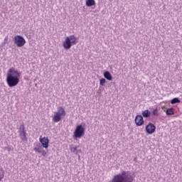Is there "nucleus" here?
<instances>
[{"label": "nucleus", "mask_w": 182, "mask_h": 182, "mask_svg": "<svg viewBox=\"0 0 182 182\" xmlns=\"http://www.w3.org/2000/svg\"><path fill=\"white\" fill-rule=\"evenodd\" d=\"M21 73L12 67L7 72L6 82L9 87H15L19 83Z\"/></svg>", "instance_id": "obj_1"}, {"label": "nucleus", "mask_w": 182, "mask_h": 182, "mask_svg": "<svg viewBox=\"0 0 182 182\" xmlns=\"http://www.w3.org/2000/svg\"><path fill=\"white\" fill-rule=\"evenodd\" d=\"M86 124L82 122L81 124L77 125L74 131L75 139H82L85 136V132L86 130Z\"/></svg>", "instance_id": "obj_2"}, {"label": "nucleus", "mask_w": 182, "mask_h": 182, "mask_svg": "<svg viewBox=\"0 0 182 182\" xmlns=\"http://www.w3.org/2000/svg\"><path fill=\"white\" fill-rule=\"evenodd\" d=\"M77 38H76V36H75V35H71L68 37H66L63 44L64 49H70L73 45H76V43H77Z\"/></svg>", "instance_id": "obj_3"}, {"label": "nucleus", "mask_w": 182, "mask_h": 182, "mask_svg": "<svg viewBox=\"0 0 182 182\" xmlns=\"http://www.w3.org/2000/svg\"><path fill=\"white\" fill-rule=\"evenodd\" d=\"M62 116H66V111H65L63 107H59L58 112H54L53 122H54V123H59V122L62 120Z\"/></svg>", "instance_id": "obj_4"}, {"label": "nucleus", "mask_w": 182, "mask_h": 182, "mask_svg": "<svg viewBox=\"0 0 182 182\" xmlns=\"http://www.w3.org/2000/svg\"><path fill=\"white\" fill-rule=\"evenodd\" d=\"M18 134L21 141H28V138L26 137V130L25 129V124L23 122L20 124L18 128Z\"/></svg>", "instance_id": "obj_5"}, {"label": "nucleus", "mask_w": 182, "mask_h": 182, "mask_svg": "<svg viewBox=\"0 0 182 182\" xmlns=\"http://www.w3.org/2000/svg\"><path fill=\"white\" fill-rule=\"evenodd\" d=\"M14 43L16 45L17 48H22V46H25L26 41L22 36H16L14 37Z\"/></svg>", "instance_id": "obj_6"}, {"label": "nucleus", "mask_w": 182, "mask_h": 182, "mask_svg": "<svg viewBox=\"0 0 182 182\" xmlns=\"http://www.w3.org/2000/svg\"><path fill=\"white\" fill-rule=\"evenodd\" d=\"M156 132V126L153 123H149L146 126V132L148 134H153Z\"/></svg>", "instance_id": "obj_7"}, {"label": "nucleus", "mask_w": 182, "mask_h": 182, "mask_svg": "<svg viewBox=\"0 0 182 182\" xmlns=\"http://www.w3.org/2000/svg\"><path fill=\"white\" fill-rule=\"evenodd\" d=\"M134 121L136 126H143L144 124V119H143L141 115H136Z\"/></svg>", "instance_id": "obj_8"}, {"label": "nucleus", "mask_w": 182, "mask_h": 182, "mask_svg": "<svg viewBox=\"0 0 182 182\" xmlns=\"http://www.w3.org/2000/svg\"><path fill=\"white\" fill-rule=\"evenodd\" d=\"M40 143H41L44 149H48V147H49V139L46 137L40 138Z\"/></svg>", "instance_id": "obj_9"}, {"label": "nucleus", "mask_w": 182, "mask_h": 182, "mask_svg": "<svg viewBox=\"0 0 182 182\" xmlns=\"http://www.w3.org/2000/svg\"><path fill=\"white\" fill-rule=\"evenodd\" d=\"M34 151L40 153L42 156H46V151L43 149V147H42L41 144L37 145V146L34 148Z\"/></svg>", "instance_id": "obj_10"}, {"label": "nucleus", "mask_w": 182, "mask_h": 182, "mask_svg": "<svg viewBox=\"0 0 182 182\" xmlns=\"http://www.w3.org/2000/svg\"><path fill=\"white\" fill-rule=\"evenodd\" d=\"M104 77H105L107 80H109V81L113 80V77L112 76V74L109 71H105L104 73Z\"/></svg>", "instance_id": "obj_11"}, {"label": "nucleus", "mask_w": 182, "mask_h": 182, "mask_svg": "<svg viewBox=\"0 0 182 182\" xmlns=\"http://www.w3.org/2000/svg\"><path fill=\"white\" fill-rule=\"evenodd\" d=\"M151 116V112L149 109H146L142 112V117H145L146 119H149Z\"/></svg>", "instance_id": "obj_12"}, {"label": "nucleus", "mask_w": 182, "mask_h": 182, "mask_svg": "<svg viewBox=\"0 0 182 182\" xmlns=\"http://www.w3.org/2000/svg\"><path fill=\"white\" fill-rule=\"evenodd\" d=\"M85 5L90 8V6H95L96 5V1L95 0H86Z\"/></svg>", "instance_id": "obj_13"}, {"label": "nucleus", "mask_w": 182, "mask_h": 182, "mask_svg": "<svg viewBox=\"0 0 182 182\" xmlns=\"http://www.w3.org/2000/svg\"><path fill=\"white\" fill-rule=\"evenodd\" d=\"M166 115L167 116H173L174 114V108H168L166 111Z\"/></svg>", "instance_id": "obj_14"}, {"label": "nucleus", "mask_w": 182, "mask_h": 182, "mask_svg": "<svg viewBox=\"0 0 182 182\" xmlns=\"http://www.w3.org/2000/svg\"><path fill=\"white\" fill-rule=\"evenodd\" d=\"M177 103H181V100H180V99H178L177 97H175L171 100V105H176Z\"/></svg>", "instance_id": "obj_15"}, {"label": "nucleus", "mask_w": 182, "mask_h": 182, "mask_svg": "<svg viewBox=\"0 0 182 182\" xmlns=\"http://www.w3.org/2000/svg\"><path fill=\"white\" fill-rule=\"evenodd\" d=\"M4 177H5V171H4V169H0V181H2Z\"/></svg>", "instance_id": "obj_16"}, {"label": "nucleus", "mask_w": 182, "mask_h": 182, "mask_svg": "<svg viewBox=\"0 0 182 182\" xmlns=\"http://www.w3.org/2000/svg\"><path fill=\"white\" fill-rule=\"evenodd\" d=\"M152 114H153V116H156L157 117L159 116V109L158 108H155L152 111Z\"/></svg>", "instance_id": "obj_17"}, {"label": "nucleus", "mask_w": 182, "mask_h": 182, "mask_svg": "<svg viewBox=\"0 0 182 182\" xmlns=\"http://www.w3.org/2000/svg\"><path fill=\"white\" fill-rule=\"evenodd\" d=\"M106 83V79L105 78H101L100 80V86H105V84Z\"/></svg>", "instance_id": "obj_18"}, {"label": "nucleus", "mask_w": 182, "mask_h": 182, "mask_svg": "<svg viewBox=\"0 0 182 182\" xmlns=\"http://www.w3.org/2000/svg\"><path fill=\"white\" fill-rule=\"evenodd\" d=\"M70 151L72 153H76V154H77V146L71 147Z\"/></svg>", "instance_id": "obj_19"}, {"label": "nucleus", "mask_w": 182, "mask_h": 182, "mask_svg": "<svg viewBox=\"0 0 182 182\" xmlns=\"http://www.w3.org/2000/svg\"><path fill=\"white\" fill-rule=\"evenodd\" d=\"M4 150H7L9 152V151H11V150H12V146H6L4 148Z\"/></svg>", "instance_id": "obj_20"}, {"label": "nucleus", "mask_w": 182, "mask_h": 182, "mask_svg": "<svg viewBox=\"0 0 182 182\" xmlns=\"http://www.w3.org/2000/svg\"><path fill=\"white\" fill-rule=\"evenodd\" d=\"M8 42V36L5 37L4 41V45H5Z\"/></svg>", "instance_id": "obj_21"}, {"label": "nucleus", "mask_w": 182, "mask_h": 182, "mask_svg": "<svg viewBox=\"0 0 182 182\" xmlns=\"http://www.w3.org/2000/svg\"><path fill=\"white\" fill-rule=\"evenodd\" d=\"M134 160L136 161V158L134 159Z\"/></svg>", "instance_id": "obj_22"}]
</instances>
